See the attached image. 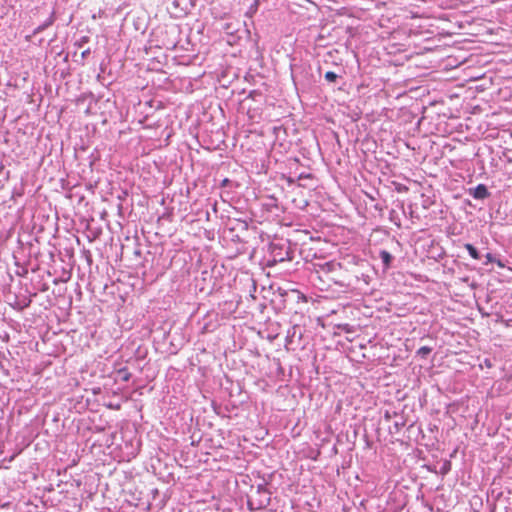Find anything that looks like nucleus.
I'll return each mask as SVG.
<instances>
[{
  "label": "nucleus",
  "instance_id": "nucleus-1",
  "mask_svg": "<svg viewBox=\"0 0 512 512\" xmlns=\"http://www.w3.org/2000/svg\"><path fill=\"white\" fill-rule=\"evenodd\" d=\"M469 194L477 200H484L490 196V193L484 184H478L476 187L470 188Z\"/></svg>",
  "mask_w": 512,
  "mask_h": 512
},
{
  "label": "nucleus",
  "instance_id": "nucleus-2",
  "mask_svg": "<svg viewBox=\"0 0 512 512\" xmlns=\"http://www.w3.org/2000/svg\"><path fill=\"white\" fill-rule=\"evenodd\" d=\"M256 493L260 496V499L257 504V509H260V508H263V507H266L267 505H269L270 496H269V493L266 490V488H264L262 485H259L257 487Z\"/></svg>",
  "mask_w": 512,
  "mask_h": 512
},
{
  "label": "nucleus",
  "instance_id": "nucleus-3",
  "mask_svg": "<svg viewBox=\"0 0 512 512\" xmlns=\"http://www.w3.org/2000/svg\"><path fill=\"white\" fill-rule=\"evenodd\" d=\"M379 258L381 259L385 269L390 267L391 262L393 260V256L388 251L381 250L379 252Z\"/></svg>",
  "mask_w": 512,
  "mask_h": 512
},
{
  "label": "nucleus",
  "instance_id": "nucleus-4",
  "mask_svg": "<svg viewBox=\"0 0 512 512\" xmlns=\"http://www.w3.org/2000/svg\"><path fill=\"white\" fill-rule=\"evenodd\" d=\"M340 268L341 264L336 262H326L324 265L321 266V270L325 274L332 273Z\"/></svg>",
  "mask_w": 512,
  "mask_h": 512
},
{
  "label": "nucleus",
  "instance_id": "nucleus-5",
  "mask_svg": "<svg viewBox=\"0 0 512 512\" xmlns=\"http://www.w3.org/2000/svg\"><path fill=\"white\" fill-rule=\"evenodd\" d=\"M464 247L473 259H476V260L480 259V254H479L478 250L472 244L466 243L464 245Z\"/></svg>",
  "mask_w": 512,
  "mask_h": 512
},
{
  "label": "nucleus",
  "instance_id": "nucleus-6",
  "mask_svg": "<svg viewBox=\"0 0 512 512\" xmlns=\"http://www.w3.org/2000/svg\"><path fill=\"white\" fill-rule=\"evenodd\" d=\"M431 351L432 349L430 347L422 346L421 348L418 349L417 355L422 358H426L431 353Z\"/></svg>",
  "mask_w": 512,
  "mask_h": 512
},
{
  "label": "nucleus",
  "instance_id": "nucleus-7",
  "mask_svg": "<svg viewBox=\"0 0 512 512\" xmlns=\"http://www.w3.org/2000/svg\"><path fill=\"white\" fill-rule=\"evenodd\" d=\"M485 257H486L485 264L495 262V263H497V265L499 267H504V264L500 260H497L491 253H487Z\"/></svg>",
  "mask_w": 512,
  "mask_h": 512
},
{
  "label": "nucleus",
  "instance_id": "nucleus-8",
  "mask_svg": "<svg viewBox=\"0 0 512 512\" xmlns=\"http://www.w3.org/2000/svg\"><path fill=\"white\" fill-rule=\"evenodd\" d=\"M325 79L326 81L330 82V83H334L336 82V80L338 79V75L332 71H328L325 73Z\"/></svg>",
  "mask_w": 512,
  "mask_h": 512
},
{
  "label": "nucleus",
  "instance_id": "nucleus-9",
  "mask_svg": "<svg viewBox=\"0 0 512 512\" xmlns=\"http://www.w3.org/2000/svg\"><path fill=\"white\" fill-rule=\"evenodd\" d=\"M53 22V19L50 18L46 23H44L43 25H40L38 26L35 30H34V34H37V33H40L42 32L46 27H48L49 25H51Z\"/></svg>",
  "mask_w": 512,
  "mask_h": 512
},
{
  "label": "nucleus",
  "instance_id": "nucleus-10",
  "mask_svg": "<svg viewBox=\"0 0 512 512\" xmlns=\"http://www.w3.org/2000/svg\"><path fill=\"white\" fill-rule=\"evenodd\" d=\"M89 53V50L82 52V57H85Z\"/></svg>",
  "mask_w": 512,
  "mask_h": 512
},
{
  "label": "nucleus",
  "instance_id": "nucleus-11",
  "mask_svg": "<svg viewBox=\"0 0 512 512\" xmlns=\"http://www.w3.org/2000/svg\"><path fill=\"white\" fill-rule=\"evenodd\" d=\"M248 503H249V505H253V500H252V499H250V500L248 501Z\"/></svg>",
  "mask_w": 512,
  "mask_h": 512
},
{
  "label": "nucleus",
  "instance_id": "nucleus-12",
  "mask_svg": "<svg viewBox=\"0 0 512 512\" xmlns=\"http://www.w3.org/2000/svg\"><path fill=\"white\" fill-rule=\"evenodd\" d=\"M497 321H503L502 316H499V319Z\"/></svg>",
  "mask_w": 512,
  "mask_h": 512
}]
</instances>
